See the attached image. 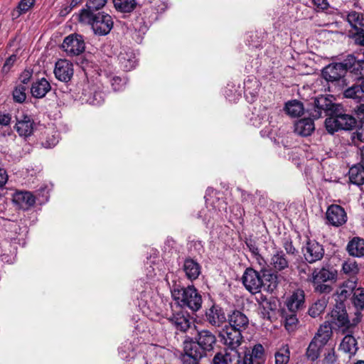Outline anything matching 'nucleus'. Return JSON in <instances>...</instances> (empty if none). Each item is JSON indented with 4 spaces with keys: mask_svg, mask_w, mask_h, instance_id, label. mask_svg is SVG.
<instances>
[{
    "mask_svg": "<svg viewBox=\"0 0 364 364\" xmlns=\"http://www.w3.org/2000/svg\"><path fill=\"white\" fill-rule=\"evenodd\" d=\"M33 75V70L31 69H26L19 77V80L21 82V85H26Z\"/></svg>",
    "mask_w": 364,
    "mask_h": 364,
    "instance_id": "55",
    "label": "nucleus"
},
{
    "mask_svg": "<svg viewBox=\"0 0 364 364\" xmlns=\"http://www.w3.org/2000/svg\"><path fill=\"white\" fill-rule=\"evenodd\" d=\"M353 304L356 308V311H360L364 309V289H358L354 294Z\"/></svg>",
    "mask_w": 364,
    "mask_h": 364,
    "instance_id": "47",
    "label": "nucleus"
},
{
    "mask_svg": "<svg viewBox=\"0 0 364 364\" xmlns=\"http://www.w3.org/2000/svg\"><path fill=\"white\" fill-rule=\"evenodd\" d=\"M228 321L229 325L226 326L231 327L235 330H239L242 332L245 331L249 324V318L242 311L239 310H234L228 316Z\"/></svg>",
    "mask_w": 364,
    "mask_h": 364,
    "instance_id": "18",
    "label": "nucleus"
},
{
    "mask_svg": "<svg viewBox=\"0 0 364 364\" xmlns=\"http://www.w3.org/2000/svg\"><path fill=\"white\" fill-rule=\"evenodd\" d=\"M359 119L354 128L355 132L353 133V139H357L360 141H364V116L356 114Z\"/></svg>",
    "mask_w": 364,
    "mask_h": 364,
    "instance_id": "44",
    "label": "nucleus"
},
{
    "mask_svg": "<svg viewBox=\"0 0 364 364\" xmlns=\"http://www.w3.org/2000/svg\"><path fill=\"white\" fill-rule=\"evenodd\" d=\"M120 68L124 71H130L135 68L136 60L134 53L130 48L123 49L118 55Z\"/></svg>",
    "mask_w": 364,
    "mask_h": 364,
    "instance_id": "24",
    "label": "nucleus"
},
{
    "mask_svg": "<svg viewBox=\"0 0 364 364\" xmlns=\"http://www.w3.org/2000/svg\"><path fill=\"white\" fill-rule=\"evenodd\" d=\"M34 5V3L31 0H21L17 6V11L18 14L26 13Z\"/></svg>",
    "mask_w": 364,
    "mask_h": 364,
    "instance_id": "52",
    "label": "nucleus"
},
{
    "mask_svg": "<svg viewBox=\"0 0 364 364\" xmlns=\"http://www.w3.org/2000/svg\"><path fill=\"white\" fill-rule=\"evenodd\" d=\"M339 348L343 352L350 355L355 354L358 349L356 339L350 334H347L343 338Z\"/></svg>",
    "mask_w": 364,
    "mask_h": 364,
    "instance_id": "34",
    "label": "nucleus"
},
{
    "mask_svg": "<svg viewBox=\"0 0 364 364\" xmlns=\"http://www.w3.org/2000/svg\"><path fill=\"white\" fill-rule=\"evenodd\" d=\"M313 284L316 292H318L320 294H328L332 291L331 286L326 284L325 282H319Z\"/></svg>",
    "mask_w": 364,
    "mask_h": 364,
    "instance_id": "54",
    "label": "nucleus"
},
{
    "mask_svg": "<svg viewBox=\"0 0 364 364\" xmlns=\"http://www.w3.org/2000/svg\"><path fill=\"white\" fill-rule=\"evenodd\" d=\"M254 258L257 260V262L258 263V264L261 267V269H260V273L262 272V270L263 269H267L266 267H265V265H266V261L264 260V259L262 257V256L259 253H257V255H255L254 256Z\"/></svg>",
    "mask_w": 364,
    "mask_h": 364,
    "instance_id": "62",
    "label": "nucleus"
},
{
    "mask_svg": "<svg viewBox=\"0 0 364 364\" xmlns=\"http://www.w3.org/2000/svg\"><path fill=\"white\" fill-rule=\"evenodd\" d=\"M132 27L134 31L136 41L141 43L144 35L148 30V26L142 17H137L132 23Z\"/></svg>",
    "mask_w": 364,
    "mask_h": 364,
    "instance_id": "35",
    "label": "nucleus"
},
{
    "mask_svg": "<svg viewBox=\"0 0 364 364\" xmlns=\"http://www.w3.org/2000/svg\"><path fill=\"white\" fill-rule=\"evenodd\" d=\"M115 9L121 13H130L136 7V0H113Z\"/></svg>",
    "mask_w": 364,
    "mask_h": 364,
    "instance_id": "36",
    "label": "nucleus"
},
{
    "mask_svg": "<svg viewBox=\"0 0 364 364\" xmlns=\"http://www.w3.org/2000/svg\"><path fill=\"white\" fill-rule=\"evenodd\" d=\"M245 289L252 294L260 291L263 286V279L260 273L252 268H247L242 277Z\"/></svg>",
    "mask_w": 364,
    "mask_h": 364,
    "instance_id": "12",
    "label": "nucleus"
},
{
    "mask_svg": "<svg viewBox=\"0 0 364 364\" xmlns=\"http://www.w3.org/2000/svg\"><path fill=\"white\" fill-rule=\"evenodd\" d=\"M275 364H287L289 361L290 351L287 346H284L275 353Z\"/></svg>",
    "mask_w": 364,
    "mask_h": 364,
    "instance_id": "42",
    "label": "nucleus"
},
{
    "mask_svg": "<svg viewBox=\"0 0 364 364\" xmlns=\"http://www.w3.org/2000/svg\"><path fill=\"white\" fill-rule=\"evenodd\" d=\"M324 361L326 364H335L337 361V356L333 348H331L329 351L325 354Z\"/></svg>",
    "mask_w": 364,
    "mask_h": 364,
    "instance_id": "56",
    "label": "nucleus"
},
{
    "mask_svg": "<svg viewBox=\"0 0 364 364\" xmlns=\"http://www.w3.org/2000/svg\"><path fill=\"white\" fill-rule=\"evenodd\" d=\"M73 73V65L69 60L60 59L55 63L54 74L58 80L65 82L70 81Z\"/></svg>",
    "mask_w": 364,
    "mask_h": 364,
    "instance_id": "16",
    "label": "nucleus"
},
{
    "mask_svg": "<svg viewBox=\"0 0 364 364\" xmlns=\"http://www.w3.org/2000/svg\"><path fill=\"white\" fill-rule=\"evenodd\" d=\"M312 2L318 9L324 10L328 6L326 0H312Z\"/></svg>",
    "mask_w": 364,
    "mask_h": 364,
    "instance_id": "61",
    "label": "nucleus"
},
{
    "mask_svg": "<svg viewBox=\"0 0 364 364\" xmlns=\"http://www.w3.org/2000/svg\"><path fill=\"white\" fill-rule=\"evenodd\" d=\"M215 335L208 329L198 331L194 338H188L184 341V364H199V361L207 353L213 350L216 344Z\"/></svg>",
    "mask_w": 364,
    "mask_h": 364,
    "instance_id": "1",
    "label": "nucleus"
},
{
    "mask_svg": "<svg viewBox=\"0 0 364 364\" xmlns=\"http://www.w3.org/2000/svg\"><path fill=\"white\" fill-rule=\"evenodd\" d=\"M107 0H87L86 9L82 10H89L93 12L94 10H100L103 8Z\"/></svg>",
    "mask_w": 364,
    "mask_h": 364,
    "instance_id": "48",
    "label": "nucleus"
},
{
    "mask_svg": "<svg viewBox=\"0 0 364 364\" xmlns=\"http://www.w3.org/2000/svg\"><path fill=\"white\" fill-rule=\"evenodd\" d=\"M327 300L325 298L320 299L314 303L309 309V314L316 318L322 314L327 306Z\"/></svg>",
    "mask_w": 364,
    "mask_h": 364,
    "instance_id": "38",
    "label": "nucleus"
},
{
    "mask_svg": "<svg viewBox=\"0 0 364 364\" xmlns=\"http://www.w3.org/2000/svg\"><path fill=\"white\" fill-rule=\"evenodd\" d=\"M11 120V116L9 113L0 112V124L2 126L9 125Z\"/></svg>",
    "mask_w": 364,
    "mask_h": 364,
    "instance_id": "60",
    "label": "nucleus"
},
{
    "mask_svg": "<svg viewBox=\"0 0 364 364\" xmlns=\"http://www.w3.org/2000/svg\"><path fill=\"white\" fill-rule=\"evenodd\" d=\"M51 90L50 82L42 77L33 82L31 87V92L35 98H43Z\"/></svg>",
    "mask_w": 364,
    "mask_h": 364,
    "instance_id": "28",
    "label": "nucleus"
},
{
    "mask_svg": "<svg viewBox=\"0 0 364 364\" xmlns=\"http://www.w3.org/2000/svg\"><path fill=\"white\" fill-rule=\"evenodd\" d=\"M346 250L350 255L357 257L364 256V239L359 237H355L350 240Z\"/></svg>",
    "mask_w": 364,
    "mask_h": 364,
    "instance_id": "30",
    "label": "nucleus"
},
{
    "mask_svg": "<svg viewBox=\"0 0 364 364\" xmlns=\"http://www.w3.org/2000/svg\"><path fill=\"white\" fill-rule=\"evenodd\" d=\"M204 320L211 326L219 328L226 322L227 317L223 308L220 304L213 302L205 309Z\"/></svg>",
    "mask_w": 364,
    "mask_h": 364,
    "instance_id": "9",
    "label": "nucleus"
},
{
    "mask_svg": "<svg viewBox=\"0 0 364 364\" xmlns=\"http://www.w3.org/2000/svg\"><path fill=\"white\" fill-rule=\"evenodd\" d=\"M16 60V55H11L10 57H9L6 60V61L3 65L2 71L4 73L9 72Z\"/></svg>",
    "mask_w": 364,
    "mask_h": 364,
    "instance_id": "58",
    "label": "nucleus"
},
{
    "mask_svg": "<svg viewBox=\"0 0 364 364\" xmlns=\"http://www.w3.org/2000/svg\"><path fill=\"white\" fill-rule=\"evenodd\" d=\"M337 272L333 268L322 267L321 269H314L309 281L312 284L319 282H333L336 279Z\"/></svg>",
    "mask_w": 364,
    "mask_h": 364,
    "instance_id": "19",
    "label": "nucleus"
},
{
    "mask_svg": "<svg viewBox=\"0 0 364 364\" xmlns=\"http://www.w3.org/2000/svg\"><path fill=\"white\" fill-rule=\"evenodd\" d=\"M338 105L333 103L328 97L321 95L315 98L314 102V109L311 114L314 119L320 118L323 113L325 116L330 117Z\"/></svg>",
    "mask_w": 364,
    "mask_h": 364,
    "instance_id": "11",
    "label": "nucleus"
},
{
    "mask_svg": "<svg viewBox=\"0 0 364 364\" xmlns=\"http://www.w3.org/2000/svg\"><path fill=\"white\" fill-rule=\"evenodd\" d=\"M265 360L264 347L259 343L254 346L251 352H245L241 360V364H264Z\"/></svg>",
    "mask_w": 364,
    "mask_h": 364,
    "instance_id": "17",
    "label": "nucleus"
},
{
    "mask_svg": "<svg viewBox=\"0 0 364 364\" xmlns=\"http://www.w3.org/2000/svg\"><path fill=\"white\" fill-rule=\"evenodd\" d=\"M270 265L275 272H282L289 267V261L284 251L279 249L272 254Z\"/></svg>",
    "mask_w": 364,
    "mask_h": 364,
    "instance_id": "25",
    "label": "nucleus"
},
{
    "mask_svg": "<svg viewBox=\"0 0 364 364\" xmlns=\"http://www.w3.org/2000/svg\"><path fill=\"white\" fill-rule=\"evenodd\" d=\"M322 348L312 339L306 350L305 355L307 359L311 361L316 360L320 356Z\"/></svg>",
    "mask_w": 364,
    "mask_h": 364,
    "instance_id": "40",
    "label": "nucleus"
},
{
    "mask_svg": "<svg viewBox=\"0 0 364 364\" xmlns=\"http://www.w3.org/2000/svg\"><path fill=\"white\" fill-rule=\"evenodd\" d=\"M27 87L24 85H18L13 91L14 100L18 103H23L26 98V91Z\"/></svg>",
    "mask_w": 364,
    "mask_h": 364,
    "instance_id": "45",
    "label": "nucleus"
},
{
    "mask_svg": "<svg viewBox=\"0 0 364 364\" xmlns=\"http://www.w3.org/2000/svg\"><path fill=\"white\" fill-rule=\"evenodd\" d=\"M347 213L345 209L336 204L329 205L326 212V223L333 227H341L347 222Z\"/></svg>",
    "mask_w": 364,
    "mask_h": 364,
    "instance_id": "13",
    "label": "nucleus"
},
{
    "mask_svg": "<svg viewBox=\"0 0 364 364\" xmlns=\"http://www.w3.org/2000/svg\"><path fill=\"white\" fill-rule=\"evenodd\" d=\"M262 279H263V286L265 282H268L267 291H273L278 286L279 279L281 277L278 274V272H272L271 269L262 270Z\"/></svg>",
    "mask_w": 364,
    "mask_h": 364,
    "instance_id": "32",
    "label": "nucleus"
},
{
    "mask_svg": "<svg viewBox=\"0 0 364 364\" xmlns=\"http://www.w3.org/2000/svg\"><path fill=\"white\" fill-rule=\"evenodd\" d=\"M333 336L332 327L328 322L321 325L312 338L320 346L323 348Z\"/></svg>",
    "mask_w": 364,
    "mask_h": 364,
    "instance_id": "26",
    "label": "nucleus"
},
{
    "mask_svg": "<svg viewBox=\"0 0 364 364\" xmlns=\"http://www.w3.org/2000/svg\"><path fill=\"white\" fill-rule=\"evenodd\" d=\"M62 48L68 55H79L85 49L84 38L82 35L77 33L70 34L65 38Z\"/></svg>",
    "mask_w": 364,
    "mask_h": 364,
    "instance_id": "10",
    "label": "nucleus"
},
{
    "mask_svg": "<svg viewBox=\"0 0 364 364\" xmlns=\"http://www.w3.org/2000/svg\"><path fill=\"white\" fill-rule=\"evenodd\" d=\"M262 307L266 311H274L276 309V304L274 301L268 300L267 301H265Z\"/></svg>",
    "mask_w": 364,
    "mask_h": 364,
    "instance_id": "63",
    "label": "nucleus"
},
{
    "mask_svg": "<svg viewBox=\"0 0 364 364\" xmlns=\"http://www.w3.org/2000/svg\"><path fill=\"white\" fill-rule=\"evenodd\" d=\"M13 200L18 204L21 208L27 209L35 204L36 198L31 192L21 191L15 193Z\"/></svg>",
    "mask_w": 364,
    "mask_h": 364,
    "instance_id": "31",
    "label": "nucleus"
},
{
    "mask_svg": "<svg viewBox=\"0 0 364 364\" xmlns=\"http://www.w3.org/2000/svg\"><path fill=\"white\" fill-rule=\"evenodd\" d=\"M285 111L287 114L292 117H296L303 114V104L298 100H292L286 103Z\"/></svg>",
    "mask_w": 364,
    "mask_h": 364,
    "instance_id": "37",
    "label": "nucleus"
},
{
    "mask_svg": "<svg viewBox=\"0 0 364 364\" xmlns=\"http://www.w3.org/2000/svg\"><path fill=\"white\" fill-rule=\"evenodd\" d=\"M171 292L177 307L183 309L188 308L193 312H197L201 309L202 296L193 285L181 287L174 284Z\"/></svg>",
    "mask_w": 364,
    "mask_h": 364,
    "instance_id": "2",
    "label": "nucleus"
},
{
    "mask_svg": "<svg viewBox=\"0 0 364 364\" xmlns=\"http://www.w3.org/2000/svg\"><path fill=\"white\" fill-rule=\"evenodd\" d=\"M261 83L256 79H249L245 82V92L246 95H250L252 98L257 96Z\"/></svg>",
    "mask_w": 364,
    "mask_h": 364,
    "instance_id": "39",
    "label": "nucleus"
},
{
    "mask_svg": "<svg viewBox=\"0 0 364 364\" xmlns=\"http://www.w3.org/2000/svg\"><path fill=\"white\" fill-rule=\"evenodd\" d=\"M329 316V319L326 322L330 324L332 329H341L343 333L350 332V328L355 327L362 318L361 312L358 311L355 312V317L350 321L343 302L337 303Z\"/></svg>",
    "mask_w": 364,
    "mask_h": 364,
    "instance_id": "4",
    "label": "nucleus"
},
{
    "mask_svg": "<svg viewBox=\"0 0 364 364\" xmlns=\"http://www.w3.org/2000/svg\"><path fill=\"white\" fill-rule=\"evenodd\" d=\"M16 121L14 128L21 137L26 139L33 134L36 123L31 115L22 114L20 116H16Z\"/></svg>",
    "mask_w": 364,
    "mask_h": 364,
    "instance_id": "14",
    "label": "nucleus"
},
{
    "mask_svg": "<svg viewBox=\"0 0 364 364\" xmlns=\"http://www.w3.org/2000/svg\"><path fill=\"white\" fill-rule=\"evenodd\" d=\"M282 247L286 251V255L296 256L298 250L293 245L292 240L290 238H284L282 242Z\"/></svg>",
    "mask_w": 364,
    "mask_h": 364,
    "instance_id": "49",
    "label": "nucleus"
},
{
    "mask_svg": "<svg viewBox=\"0 0 364 364\" xmlns=\"http://www.w3.org/2000/svg\"><path fill=\"white\" fill-rule=\"evenodd\" d=\"M213 364H241V357L237 350L228 351L225 350L224 352L217 353L213 359Z\"/></svg>",
    "mask_w": 364,
    "mask_h": 364,
    "instance_id": "21",
    "label": "nucleus"
},
{
    "mask_svg": "<svg viewBox=\"0 0 364 364\" xmlns=\"http://www.w3.org/2000/svg\"><path fill=\"white\" fill-rule=\"evenodd\" d=\"M78 20L90 25L94 33L97 36L107 35L114 26L112 17L103 11L95 14L89 10H80Z\"/></svg>",
    "mask_w": 364,
    "mask_h": 364,
    "instance_id": "3",
    "label": "nucleus"
},
{
    "mask_svg": "<svg viewBox=\"0 0 364 364\" xmlns=\"http://www.w3.org/2000/svg\"><path fill=\"white\" fill-rule=\"evenodd\" d=\"M182 270L186 277L193 282L197 279L201 274V266L196 259L187 257L183 260Z\"/></svg>",
    "mask_w": 364,
    "mask_h": 364,
    "instance_id": "20",
    "label": "nucleus"
},
{
    "mask_svg": "<svg viewBox=\"0 0 364 364\" xmlns=\"http://www.w3.org/2000/svg\"><path fill=\"white\" fill-rule=\"evenodd\" d=\"M58 142V136L52 133H48L46 138L42 141L41 144L45 148H52L55 146Z\"/></svg>",
    "mask_w": 364,
    "mask_h": 364,
    "instance_id": "50",
    "label": "nucleus"
},
{
    "mask_svg": "<svg viewBox=\"0 0 364 364\" xmlns=\"http://www.w3.org/2000/svg\"><path fill=\"white\" fill-rule=\"evenodd\" d=\"M347 70L353 74L355 79H364V59L358 60L353 55L346 59Z\"/></svg>",
    "mask_w": 364,
    "mask_h": 364,
    "instance_id": "23",
    "label": "nucleus"
},
{
    "mask_svg": "<svg viewBox=\"0 0 364 364\" xmlns=\"http://www.w3.org/2000/svg\"><path fill=\"white\" fill-rule=\"evenodd\" d=\"M346 60L343 63H330L322 70V76L338 90L347 85L345 76L348 72Z\"/></svg>",
    "mask_w": 364,
    "mask_h": 364,
    "instance_id": "6",
    "label": "nucleus"
},
{
    "mask_svg": "<svg viewBox=\"0 0 364 364\" xmlns=\"http://www.w3.org/2000/svg\"><path fill=\"white\" fill-rule=\"evenodd\" d=\"M343 95L346 98L358 100L362 98L363 92L360 85H353L344 91Z\"/></svg>",
    "mask_w": 364,
    "mask_h": 364,
    "instance_id": "41",
    "label": "nucleus"
},
{
    "mask_svg": "<svg viewBox=\"0 0 364 364\" xmlns=\"http://www.w3.org/2000/svg\"><path fill=\"white\" fill-rule=\"evenodd\" d=\"M85 100L90 104L94 105H99L102 102L101 93L95 92L92 96H90L89 97L86 98Z\"/></svg>",
    "mask_w": 364,
    "mask_h": 364,
    "instance_id": "59",
    "label": "nucleus"
},
{
    "mask_svg": "<svg viewBox=\"0 0 364 364\" xmlns=\"http://www.w3.org/2000/svg\"><path fill=\"white\" fill-rule=\"evenodd\" d=\"M334 110L333 114L325 120L327 132L333 134L338 130H352L357 123V119L352 115L345 113L340 105Z\"/></svg>",
    "mask_w": 364,
    "mask_h": 364,
    "instance_id": "5",
    "label": "nucleus"
},
{
    "mask_svg": "<svg viewBox=\"0 0 364 364\" xmlns=\"http://www.w3.org/2000/svg\"><path fill=\"white\" fill-rule=\"evenodd\" d=\"M355 44L364 46V28L356 31L353 35Z\"/></svg>",
    "mask_w": 364,
    "mask_h": 364,
    "instance_id": "57",
    "label": "nucleus"
},
{
    "mask_svg": "<svg viewBox=\"0 0 364 364\" xmlns=\"http://www.w3.org/2000/svg\"><path fill=\"white\" fill-rule=\"evenodd\" d=\"M109 82L113 90L117 92L122 90L124 88L127 81L124 78L114 75L109 77Z\"/></svg>",
    "mask_w": 364,
    "mask_h": 364,
    "instance_id": "46",
    "label": "nucleus"
},
{
    "mask_svg": "<svg viewBox=\"0 0 364 364\" xmlns=\"http://www.w3.org/2000/svg\"><path fill=\"white\" fill-rule=\"evenodd\" d=\"M315 130L314 120L311 118H303L294 124V132L301 136H310Z\"/></svg>",
    "mask_w": 364,
    "mask_h": 364,
    "instance_id": "29",
    "label": "nucleus"
},
{
    "mask_svg": "<svg viewBox=\"0 0 364 364\" xmlns=\"http://www.w3.org/2000/svg\"><path fill=\"white\" fill-rule=\"evenodd\" d=\"M302 252L305 260L312 264L321 260L324 255V249L322 245L317 241L308 240L305 246L302 248Z\"/></svg>",
    "mask_w": 364,
    "mask_h": 364,
    "instance_id": "15",
    "label": "nucleus"
},
{
    "mask_svg": "<svg viewBox=\"0 0 364 364\" xmlns=\"http://www.w3.org/2000/svg\"><path fill=\"white\" fill-rule=\"evenodd\" d=\"M305 301L304 291L296 289L287 301V306L290 312H296L304 306Z\"/></svg>",
    "mask_w": 364,
    "mask_h": 364,
    "instance_id": "27",
    "label": "nucleus"
},
{
    "mask_svg": "<svg viewBox=\"0 0 364 364\" xmlns=\"http://www.w3.org/2000/svg\"><path fill=\"white\" fill-rule=\"evenodd\" d=\"M8 180V175L6 170L0 168V188H2Z\"/></svg>",
    "mask_w": 364,
    "mask_h": 364,
    "instance_id": "64",
    "label": "nucleus"
},
{
    "mask_svg": "<svg viewBox=\"0 0 364 364\" xmlns=\"http://www.w3.org/2000/svg\"><path fill=\"white\" fill-rule=\"evenodd\" d=\"M342 18L348 22L353 31H356L364 28V14L350 10L342 13Z\"/></svg>",
    "mask_w": 364,
    "mask_h": 364,
    "instance_id": "22",
    "label": "nucleus"
},
{
    "mask_svg": "<svg viewBox=\"0 0 364 364\" xmlns=\"http://www.w3.org/2000/svg\"><path fill=\"white\" fill-rule=\"evenodd\" d=\"M168 321L176 331L186 333L193 324V318L183 309L176 307L172 309L171 314L167 317Z\"/></svg>",
    "mask_w": 364,
    "mask_h": 364,
    "instance_id": "7",
    "label": "nucleus"
},
{
    "mask_svg": "<svg viewBox=\"0 0 364 364\" xmlns=\"http://www.w3.org/2000/svg\"><path fill=\"white\" fill-rule=\"evenodd\" d=\"M245 243L253 257L259 252L256 241L252 237L245 238Z\"/></svg>",
    "mask_w": 364,
    "mask_h": 364,
    "instance_id": "53",
    "label": "nucleus"
},
{
    "mask_svg": "<svg viewBox=\"0 0 364 364\" xmlns=\"http://www.w3.org/2000/svg\"><path fill=\"white\" fill-rule=\"evenodd\" d=\"M298 322V319L295 314V312H291V314L285 318V328L288 330H293L294 327Z\"/></svg>",
    "mask_w": 364,
    "mask_h": 364,
    "instance_id": "51",
    "label": "nucleus"
},
{
    "mask_svg": "<svg viewBox=\"0 0 364 364\" xmlns=\"http://www.w3.org/2000/svg\"><path fill=\"white\" fill-rule=\"evenodd\" d=\"M342 269L344 274L350 277L355 276L359 272V268L356 262L352 259H348L344 262L342 265Z\"/></svg>",
    "mask_w": 364,
    "mask_h": 364,
    "instance_id": "43",
    "label": "nucleus"
},
{
    "mask_svg": "<svg viewBox=\"0 0 364 364\" xmlns=\"http://www.w3.org/2000/svg\"><path fill=\"white\" fill-rule=\"evenodd\" d=\"M350 181L358 186H362L364 183V166L360 164L353 166L348 172Z\"/></svg>",
    "mask_w": 364,
    "mask_h": 364,
    "instance_id": "33",
    "label": "nucleus"
},
{
    "mask_svg": "<svg viewBox=\"0 0 364 364\" xmlns=\"http://www.w3.org/2000/svg\"><path fill=\"white\" fill-rule=\"evenodd\" d=\"M218 336L220 342L231 350H237L243 339L241 331L226 326L219 332Z\"/></svg>",
    "mask_w": 364,
    "mask_h": 364,
    "instance_id": "8",
    "label": "nucleus"
}]
</instances>
